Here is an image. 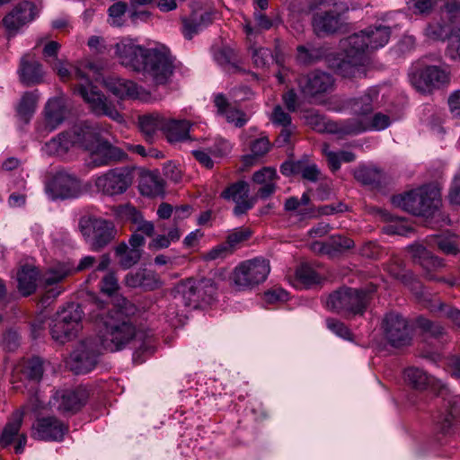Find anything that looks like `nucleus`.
<instances>
[{"label": "nucleus", "instance_id": "20", "mask_svg": "<svg viewBox=\"0 0 460 460\" xmlns=\"http://www.w3.org/2000/svg\"><path fill=\"white\" fill-rule=\"evenodd\" d=\"M52 199L76 198L82 191L80 181L65 172H58L47 186Z\"/></svg>", "mask_w": 460, "mask_h": 460}, {"label": "nucleus", "instance_id": "62", "mask_svg": "<svg viewBox=\"0 0 460 460\" xmlns=\"http://www.w3.org/2000/svg\"><path fill=\"white\" fill-rule=\"evenodd\" d=\"M264 300L267 303L274 304L277 302H285L288 299V292L282 288L275 287L263 295Z\"/></svg>", "mask_w": 460, "mask_h": 460}, {"label": "nucleus", "instance_id": "61", "mask_svg": "<svg viewBox=\"0 0 460 460\" xmlns=\"http://www.w3.org/2000/svg\"><path fill=\"white\" fill-rule=\"evenodd\" d=\"M101 291L108 296L113 295L119 289L118 279L114 273L106 274L100 283Z\"/></svg>", "mask_w": 460, "mask_h": 460}, {"label": "nucleus", "instance_id": "17", "mask_svg": "<svg viewBox=\"0 0 460 460\" xmlns=\"http://www.w3.org/2000/svg\"><path fill=\"white\" fill-rule=\"evenodd\" d=\"M23 413L13 412L0 430V447L13 446L16 454H22L27 443V436L21 431Z\"/></svg>", "mask_w": 460, "mask_h": 460}, {"label": "nucleus", "instance_id": "44", "mask_svg": "<svg viewBox=\"0 0 460 460\" xmlns=\"http://www.w3.org/2000/svg\"><path fill=\"white\" fill-rule=\"evenodd\" d=\"M166 118L158 112L146 113L138 118L140 130L147 139H151L158 131L164 133Z\"/></svg>", "mask_w": 460, "mask_h": 460}, {"label": "nucleus", "instance_id": "50", "mask_svg": "<svg viewBox=\"0 0 460 460\" xmlns=\"http://www.w3.org/2000/svg\"><path fill=\"white\" fill-rule=\"evenodd\" d=\"M177 299H181L185 305L198 307L197 280L189 279L181 281L177 287Z\"/></svg>", "mask_w": 460, "mask_h": 460}, {"label": "nucleus", "instance_id": "4", "mask_svg": "<svg viewBox=\"0 0 460 460\" xmlns=\"http://www.w3.org/2000/svg\"><path fill=\"white\" fill-rule=\"evenodd\" d=\"M52 66L62 81H67L71 78L84 80V83H81L75 87V92L84 99L94 114L107 116L118 122L123 120V116L115 105L91 83L92 80L99 82L102 71L100 65L90 60L83 61L74 68V75L68 69L67 64L61 60L56 59Z\"/></svg>", "mask_w": 460, "mask_h": 460}, {"label": "nucleus", "instance_id": "13", "mask_svg": "<svg viewBox=\"0 0 460 460\" xmlns=\"http://www.w3.org/2000/svg\"><path fill=\"white\" fill-rule=\"evenodd\" d=\"M133 173L128 167L109 170L95 180V186L105 195L113 196L124 193L132 184Z\"/></svg>", "mask_w": 460, "mask_h": 460}, {"label": "nucleus", "instance_id": "31", "mask_svg": "<svg viewBox=\"0 0 460 460\" xmlns=\"http://www.w3.org/2000/svg\"><path fill=\"white\" fill-rule=\"evenodd\" d=\"M127 158V154L119 147L108 142L98 144L91 154V162L94 166L108 165L111 163L120 162Z\"/></svg>", "mask_w": 460, "mask_h": 460}, {"label": "nucleus", "instance_id": "64", "mask_svg": "<svg viewBox=\"0 0 460 460\" xmlns=\"http://www.w3.org/2000/svg\"><path fill=\"white\" fill-rule=\"evenodd\" d=\"M441 316L448 318L454 324L460 327V311L442 303H438Z\"/></svg>", "mask_w": 460, "mask_h": 460}, {"label": "nucleus", "instance_id": "2", "mask_svg": "<svg viewBox=\"0 0 460 460\" xmlns=\"http://www.w3.org/2000/svg\"><path fill=\"white\" fill-rule=\"evenodd\" d=\"M390 35L391 26L383 24L349 35L341 41L342 53L329 57V66L342 77L365 76L368 53L387 44Z\"/></svg>", "mask_w": 460, "mask_h": 460}, {"label": "nucleus", "instance_id": "43", "mask_svg": "<svg viewBox=\"0 0 460 460\" xmlns=\"http://www.w3.org/2000/svg\"><path fill=\"white\" fill-rule=\"evenodd\" d=\"M190 127L189 120L166 119L164 135L171 143L183 141L189 138Z\"/></svg>", "mask_w": 460, "mask_h": 460}, {"label": "nucleus", "instance_id": "54", "mask_svg": "<svg viewBox=\"0 0 460 460\" xmlns=\"http://www.w3.org/2000/svg\"><path fill=\"white\" fill-rule=\"evenodd\" d=\"M354 176L365 185L377 187L381 183L382 172L375 167L363 166L356 170Z\"/></svg>", "mask_w": 460, "mask_h": 460}, {"label": "nucleus", "instance_id": "19", "mask_svg": "<svg viewBox=\"0 0 460 460\" xmlns=\"http://www.w3.org/2000/svg\"><path fill=\"white\" fill-rule=\"evenodd\" d=\"M89 393L86 388L79 386L74 390L57 391L49 404L61 413L77 412L86 403Z\"/></svg>", "mask_w": 460, "mask_h": 460}, {"label": "nucleus", "instance_id": "8", "mask_svg": "<svg viewBox=\"0 0 460 460\" xmlns=\"http://www.w3.org/2000/svg\"><path fill=\"white\" fill-rule=\"evenodd\" d=\"M79 230L93 252H99L115 237L112 222L91 215L83 216L79 220Z\"/></svg>", "mask_w": 460, "mask_h": 460}, {"label": "nucleus", "instance_id": "49", "mask_svg": "<svg viewBox=\"0 0 460 460\" xmlns=\"http://www.w3.org/2000/svg\"><path fill=\"white\" fill-rule=\"evenodd\" d=\"M38 93L35 92H26L21 98L20 102L16 107L17 116L22 119L24 123H28L35 112L37 102H38Z\"/></svg>", "mask_w": 460, "mask_h": 460}, {"label": "nucleus", "instance_id": "48", "mask_svg": "<svg viewBox=\"0 0 460 460\" xmlns=\"http://www.w3.org/2000/svg\"><path fill=\"white\" fill-rule=\"evenodd\" d=\"M322 152L332 172L338 171L341 163H350L356 159L355 154L350 151L333 152L330 150V146L327 143L323 144Z\"/></svg>", "mask_w": 460, "mask_h": 460}, {"label": "nucleus", "instance_id": "51", "mask_svg": "<svg viewBox=\"0 0 460 460\" xmlns=\"http://www.w3.org/2000/svg\"><path fill=\"white\" fill-rule=\"evenodd\" d=\"M440 22H432L425 29V35L432 40H445L451 34V26L459 22H449L447 19Z\"/></svg>", "mask_w": 460, "mask_h": 460}, {"label": "nucleus", "instance_id": "63", "mask_svg": "<svg viewBox=\"0 0 460 460\" xmlns=\"http://www.w3.org/2000/svg\"><path fill=\"white\" fill-rule=\"evenodd\" d=\"M386 271L395 279L406 281V275L402 265V261L398 258H393L391 262L386 266Z\"/></svg>", "mask_w": 460, "mask_h": 460}, {"label": "nucleus", "instance_id": "3", "mask_svg": "<svg viewBox=\"0 0 460 460\" xmlns=\"http://www.w3.org/2000/svg\"><path fill=\"white\" fill-rule=\"evenodd\" d=\"M115 53L122 66L144 72L157 85L165 84L173 74V58L165 49H146L124 38L115 45Z\"/></svg>", "mask_w": 460, "mask_h": 460}, {"label": "nucleus", "instance_id": "41", "mask_svg": "<svg viewBox=\"0 0 460 460\" xmlns=\"http://www.w3.org/2000/svg\"><path fill=\"white\" fill-rule=\"evenodd\" d=\"M39 270L31 265L22 266L17 272L18 289L24 296H30L36 290Z\"/></svg>", "mask_w": 460, "mask_h": 460}, {"label": "nucleus", "instance_id": "21", "mask_svg": "<svg viewBox=\"0 0 460 460\" xmlns=\"http://www.w3.org/2000/svg\"><path fill=\"white\" fill-rule=\"evenodd\" d=\"M101 80H102L104 86L119 99L146 101L148 98V93L133 81L113 76L103 78L102 75L99 81Z\"/></svg>", "mask_w": 460, "mask_h": 460}, {"label": "nucleus", "instance_id": "5", "mask_svg": "<svg viewBox=\"0 0 460 460\" xmlns=\"http://www.w3.org/2000/svg\"><path fill=\"white\" fill-rule=\"evenodd\" d=\"M394 207L415 216H431L440 206L439 190L433 186H422L403 194L393 196Z\"/></svg>", "mask_w": 460, "mask_h": 460}, {"label": "nucleus", "instance_id": "39", "mask_svg": "<svg viewBox=\"0 0 460 460\" xmlns=\"http://www.w3.org/2000/svg\"><path fill=\"white\" fill-rule=\"evenodd\" d=\"M284 208L288 212H296V215L301 219L312 218L316 217L317 212L310 202V196L305 192L301 199L290 197L286 199Z\"/></svg>", "mask_w": 460, "mask_h": 460}, {"label": "nucleus", "instance_id": "27", "mask_svg": "<svg viewBox=\"0 0 460 460\" xmlns=\"http://www.w3.org/2000/svg\"><path fill=\"white\" fill-rule=\"evenodd\" d=\"M125 285L129 288H140L145 291H152L161 288L160 276L147 269H139L137 271L128 272L124 279Z\"/></svg>", "mask_w": 460, "mask_h": 460}, {"label": "nucleus", "instance_id": "47", "mask_svg": "<svg viewBox=\"0 0 460 460\" xmlns=\"http://www.w3.org/2000/svg\"><path fill=\"white\" fill-rule=\"evenodd\" d=\"M115 255L119 260V266L128 270L139 261L142 249H132L127 243H121L116 246Z\"/></svg>", "mask_w": 460, "mask_h": 460}, {"label": "nucleus", "instance_id": "25", "mask_svg": "<svg viewBox=\"0 0 460 460\" xmlns=\"http://www.w3.org/2000/svg\"><path fill=\"white\" fill-rule=\"evenodd\" d=\"M391 124L388 115L376 112L373 117H358L347 119V135H356L364 131H380Z\"/></svg>", "mask_w": 460, "mask_h": 460}, {"label": "nucleus", "instance_id": "42", "mask_svg": "<svg viewBox=\"0 0 460 460\" xmlns=\"http://www.w3.org/2000/svg\"><path fill=\"white\" fill-rule=\"evenodd\" d=\"M139 191L147 197H156L164 193V180L155 172H146L140 176Z\"/></svg>", "mask_w": 460, "mask_h": 460}, {"label": "nucleus", "instance_id": "28", "mask_svg": "<svg viewBox=\"0 0 460 460\" xmlns=\"http://www.w3.org/2000/svg\"><path fill=\"white\" fill-rule=\"evenodd\" d=\"M35 6L31 2H22L16 5L3 20L9 32H16L22 26L34 19Z\"/></svg>", "mask_w": 460, "mask_h": 460}, {"label": "nucleus", "instance_id": "23", "mask_svg": "<svg viewBox=\"0 0 460 460\" xmlns=\"http://www.w3.org/2000/svg\"><path fill=\"white\" fill-rule=\"evenodd\" d=\"M68 431V426L56 417L38 419L33 425L32 437L40 440L60 441Z\"/></svg>", "mask_w": 460, "mask_h": 460}, {"label": "nucleus", "instance_id": "55", "mask_svg": "<svg viewBox=\"0 0 460 460\" xmlns=\"http://www.w3.org/2000/svg\"><path fill=\"white\" fill-rule=\"evenodd\" d=\"M249 195L248 184L244 181H237L226 188L221 197L226 200L236 202Z\"/></svg>", "mask_w": 460, "mask_h": 460}, {"label": "nucleus", "instance_id": "40", "mask_svg": "<svg viewBox=\"0 0 460 460\" xmlns=\"http://www.w3.org/2000/svg\"><path fill=\"white\" fill-rule=\"evenodd\" d=\"M426 243L429 248L437 247L438 251L446 255H456L460 252L459 238L453 234L429 236Z\"/></svg>", "mask_w": 460, "mask_h": 460}, {"label": "nucleus", "instance_id": "56", "mask_svg": "<svg viewBox=\"0 0 460 460\" xmlns=\"http://www.w3.org/2000/svg\"><path fill=\"white\" fill-rule=\"evenodd\" d=\"M441 8L442 19L449 22H460V0H443Z\"/></svg>", "mask_w": 460, "mask_h": 460}, {"label": "nucleus", "instance_id": "34", "mask_svg": "<svg viewBox=\"0 0 460 460\" xmlns=\"http://www.w3.org/2000/svg\"><path fill=\"white\" fill-rule=\"evenodd\" d=\"M447 412H440L435 417L437 428L446 433L454 425L456 419L460 416V396H448L444 399Z\"/></svg>", "mask_w": 460, "mask_h": 460}, {"label": "nucleus", "instance_id": "30", "mask_svg": "<svg viewBox=\"0 0 460 460\" xmlns=\"http://www.w3.org/2000/svg\"><path fill=\"white\" fill-rule=\"evenodd\" d=\"M252 235V231L247 227H239L234 229L227 236L226 243L219 244L213 248L208 253V258L216 260L226 257L232 253L234 249L241 243L248 240Z\"/></svg>", "mask_w": 460, "mask_h": 460}, {"label": "nucleus", "instance_id": "22", "mask_svg": "<svg viewBox=\"0 0 460 460\" xmlns=\"http://www.w3.org/2000/svg\"><path fill=\"white\" fill-rule=\"evenodd\" d=\"M403 376L405 382L412 388L424 391L427 389L432 392L443 394L447 391L445 384L441 380L429 376L426 371L419 367H411L404 370Z\"/></svg>", "mask_w": 460, "mask_h": 460}, {"label": "nucleus", "instance_id": "32", "mask_svg": "<svg viewBox=\"0 0 460 460\" xmlns=\"http://www.w3.org/2000/svg\"><path fill=\"white\" fill-rule=\"evenodd\" d=\"M354 247V241L349 237L334 235L325 242H314L311 244V250L319 254H325L329 257H335L339 253Z\"/></svg>", "mask_w": 460, "mask_h": 460}, {"label": "nucleus", "instance_id": "12", "mask_svg": "<svg viewBox=\"0 0 460 460\" xmlns=\"http://www.w3.org/2000/svg\"><path fill=\"white\" fill-rule=\"evenodd\" d=\"M411 258L415 263L420 264L425 272V277L429 280L446 283L449 287L460 286V279L455 276L448 278H437L434 272L445 267L444 260L432 254L427 247L420 243L408 247Z\"/></svg>", "mask_w": 460, "mask_h": 460}, {"label": "nucleus", "instance_id": "37", "mask_svg": "<svg viewBox=\"0 0 460 460\" xmlns=\"http://www.w3.org/2000/svg\"><path fill=\"white\" fill-rule=\"evenodd\" d=\"M277 172L270 167H264L256 172L252 176L254 183L260 185L257 195L261 199H266L274 193L276 189Z\"/></svg>", "mask_w": 460, "mask_h": 460}, {"label": "nucleus", "instance_id": "53", "mask_svg": "<svg viewBox=\"0 0 460 460\" xmlns=\"http://www.w3.org/2000/svg\"><path fill=\"white\" fill-rule=\"evenodd\" d=\"M296 280L298 285L310 288L321 282V276L308 264H301L296 270Z\"/></svg>", "mask_w": 460, "mask_h": 460}, {"label": "nucleus", "instance_id": "45", "mask_svg": "<svg viewBox=\"0 0 460 460\" xmlns=\"http://www.w3.org/2000/svg\"><path fill=\"white\" fill-rule=\"evenodd\" d=\"M255 26H252L251 20L244 19L243 30L249 41H252L261 31H268L273 26V21L268 17L263 12L258 11L256 8L253 13Z\"/></svg>", "mask_w": 460, "mask_h": 460}, {"label": "nucleus", "instance_id": "14", "mask_svg": "<svg viewBox=\"0 0 460 460\" xmlns=\"http://www.w3.org/2000/svg\"><path fill=\"white\" fill-rule=\"evenodd\" d=\"M411 82L417 91L429 93L449 84L450 71L447 66H427L413 74Z\"/></svg>", "mask_w": 460, "mask_h": 460}, {"label": "nucleus", "instance_id": "10", "mask_svg": "<svg viewBox=\"0 0 460 460\" xmlns=\"http://www.w3.org/2000/svg\"><path fill=\"white\" fill-rule=\"evenodd\" d=\"M95 258L93 256L84 257L77 267L70 262L58 263L51 267L42 275V283L45 289L44 297L46 299L56 298L63 292V288L58 284L67 276L89 269L93 266Z\"/></svg>", "mask_w": 460, "mask_h": 460}, {"label": "nucleus", "instance_id": "9", "mask_svg": "<svg viewBox=\"0 0 460 460\" xmlns=\"http://www.w3.org/2000/svg\"><path fill=\"white\" fill-rule=\"evenodd\" d=\"M94 138L88 126L75 127L71 131L60 133L47 142L43 151L49 155H63L75 146L89 149Z\"/></svg>", "mask_w": 460, "mask_h": 460}, {"label": "nucleus", "instance_id": "26", "mask_svg": "<svg viewBox=\"0 0 460 460\" xmlns=\"http://www.w3.org/2000/svg\"><path fill=\"white\" fill-rule=\"evenodd\" d=\"M305 119V123L315 131L338 134L341 137L347 135V120L332 121L315 111H308Z\"/></svg>", "mask_w": 460, "mask_h": 460}, {"label": "nucleus", "instance_id": "36", "mask_svg": "<svg viewBox=\"0 0 460 460\" xmlns=\"http://www.w3.org/2000/svg\"><path fill=\"white\" fill-rule=\"evenodd\" d=\"M215 106L218 114L224 116L229 123H234L236 127H243L248 120L244 112L232 106L224 94L218 93L214 98Z\"/></svg>", "mask_w": 460, "mask_h": 460}, {"label": "nucleus", "instance_id": "60", "mask_svg": "<svg viewBox=\"0 0 460 460\" xmlns=\"http://www.w3.org/2000/svg\"><path fill=\"white\" fill-rule=\"evenodd\" d=\"M417 325L423 332L429 333L435 338H438L444 334V327H442L440 324L431 322L427 318L419 317L417 319Z\"/></svg>", "mask_w": 460, "mask_h": 460}, {"label": "nucleus", "instance_id": "15", "mask_svg": "<svg viewBox=\"0 0 460 460\" xmlns=\"http://www.w3.org/2000/svg\"><path fill=\"white\" fill-rule=\"evenodd\" d=\"M322 8L314 13L313 27L317 35L336 32L342 25L340 4L332 0H321Z\"/></svg>", "mask_w": 460, "mask_h": 460}, {"label": "nucleus", "instance_id": "29", "mask_svg": "<svg viewBox=\"0 0 460 460\" xmlns=\"http://www.w3.org/2000/svg\"><path fill=\"white\" fill-rule=\"evenodd\" d=\"M43 375V361L40 358L23 360L13 370V383L15 382H40Z\"/></svg>", "mask_w": 460, "mask_h": 460}, {"label": "nucleus", "instance_id": "1", "mask_svg": "<svg viewBox=\"0 0 460 460\" xmlns=\"http://www.w3.org/2000/svg\"><path fill=\"white\" fill-rule=\"evenodd\" d=\"M89 315L92 320L103 323L101 331L100 342L105 350L117 351L122 349L128 343L135 340L141 343L138 349L152 353L154 349V335L151 332L137 330L129 315L134 314L136 306L123 296L116 298L114 312L106 310L104 302L94 299L92 303Z\"/></svg>", "mask_w": 460, "mask_h": 460}, {"label": "nucleus", "instance_id": "16", "mask_svg": "<svg viewBox=\"0 0 460 460\" xmlns=\"http://www.w3.org/2000/svg\"><path fill=\"white\" fill-rule=\"evenodd\" d=\"M384 335L387 342L394 348L408 346L411 341V332L405 318L396 313L387 314L382 323Z\"/></svg>", "mask_w": 460, "mask_h": 460}, {"label": "nucleus", "instance_id": "59", "mask_svg": "<svg viewBox=\"0 0 460 460\" xmlns=\"http://www.w3.org/2000/svg\"><path fill=\"white\" fill-rule=\"evenodd\" d=\"M326 325L330 331H332L333 333L340 336L341 338L348 341L352 340L353 335L350 330L342 322L334 318H328L326 320Z\"/></svg>", "mask_w": 460, "mask_h": 460}, {"label": "nucleus", "instance_id": "57", "mask_svg": "<svg viewBox=\"0 0 460 460\" xmlns=\"http://www.w3.org/2000/svg\"><path fill=\"white\" fill-rule=\"evenodd\" d=\"M296 54V61L302 65H310L319 60L323 52L320 49H307L305 46H298Z\"/></svg>", "mask_w": 460, "mask_h": 460}, {"label": "nucleus", "instance_id": "33", "mask_svg": "<svg viewBox=\"0 0 460 460\" xmlns=\"http://www.w3.org/2000/svg\"><path fill=\"white\" fill-rule=\"evenodd\" d=\"M251 49H252V59L254 66L262 70H268L270 63L275 60L276 64L280 66V70L276 74V77L279 84H284L288 68L283 65V60L278 56L274 58L270 49L262 47Z\"/></svg>", "mask_w": 460, "mask_h": 460}, {"label": "nucleus", "instance_id": "52", "mask_svg": "<svg viewBox=\"0 0 460 460\" xmlns=\"http://www.w3.org/2000/svg\"><path fill=\"white\" fill-rule=\"evenodd\" d=\"M217 287L211 279L197 280L198 306L209 305L217 295Z\"/></svg>", "mask_w": 460, "mask_h": 460}, {"label": "nucleus", "instance_id": "7", "mask_svg": "<svg viewBox=\"0 0 460 460\" xmlns=\"http://www.w3.org/2000/svg\"><path fill=\"white\" fill-rule=\"evenodd\" d=\"M369 301L368 294L365 291L351 288H341L326 299L327 309L345 316L363 314Z\"/></svg>", "mask_w": 460, "mask_h": 460}, {"label": "nucleus", "instance_id": "24", "mask_svg": "<svg viewBox=\"0 0 460 460\" xmlns=\"http://www.w3.org/2000/svg\"><path fill=\"white\" fill-rule=\"evenodd\" d=\"M300 90L307 95L316 96L332 89L333 78L327 73L314 71L297 80Z\"/></svg>", "mask_w": 460, "mask_h": 460}, {"label": "nucleus", "instance_id": "46", "mask_svg": "<svg viewBox=\"0 0 460 460\" xmlns=\"http://www.w3.org/2000/svg\"><path fill=\"white\" fill-rule=\"evenodd\" d=\"M65 119V106L61 99H50L45 107V120L47 126L53 130Z\"/></svg>", "mask_w": 460, "mask_h": 460}, {"label": "nucleus", "instance_id": "58", "mask_svg": "<svg viewBox=\"0 0 460 460\" xmlns=\"http://www.w3.org/2000/svg\"><path fill=\"white\" fill-rule=\"evenodd\" d=\"M446 56L452 61L460 62V28L451 32L446 49Z\"/></svg>", "mask_w": 460, "mask_h": 460}, {"label": "nucleus", "instance_id": "35", "mask_svg": "<svg viewBox=\"0 0 460 460\" xmlns=\"http://www.w3.org/2000/svg\"><path fill=\"white\" fill-rule=\"evenodd\" d=\"M19 72L21 81L27 85L39 84L43 78L41 65L31 54L22 58Z\"/></svg>", "mask_w": 460, "mask_h": 460}, {"label": "nucleus", "instance_id": "6", "mask_svg": "<svg viewBox=\"0 0 460 460\" xmlns=\"http://www.w3.org/2000/svg\"><path fill=\"white\" fill-rule=\"evenodd\" d=\"M270 272V261L256 257L240 262L232 272L231 281L236 290H250L264 282Z\"/></svg>", "mask_w": 460, "mask_h": 460}, {"label": "nucleus", "instance_id": "18", "mask_svg": "<svg viewBox=\"0 0 460 460\" xmlns=\"http://www.w3.org/2000/svg\"><path fill=\"white\" fill-rule=\"evenodd\" d=\"M99 349L90 341H83L66 360V367L75 374H86L97 364Z\"/></svg>", "mask_w": 460, "mask_h": 460}, {"label": "nucleus", "instance_id": "11", "mask_svg": "<svg viewBox=\"0 0 460 460\" xmlns=\"http://www.w3.org/2000/svg\"><path fill=\"white\" fill-rule=\"evenodd\" d=\"M82 310L78 305L71 304L58 312L50 324V334L53 340L65 343L75 337L81 330Z\"/></svg>", "mask_w": 460, "mask_h": 460}, {"label": "nucleus", "instance_id": "38", "mask_svg": "<svg viewBox=\"0 0 460 460\" xmlns=\"http://www.w3.org/2000/svg\"><path fill=\"white\" fill-rule=\"evenodd\" d=\"M378 95V90L371 87L363 95L349 100V107L355 114L366 117L365 115L370 113L376 107V102Z\"/></svg>", "mask_w": 460, "mask_h": 460}]
</instances>
